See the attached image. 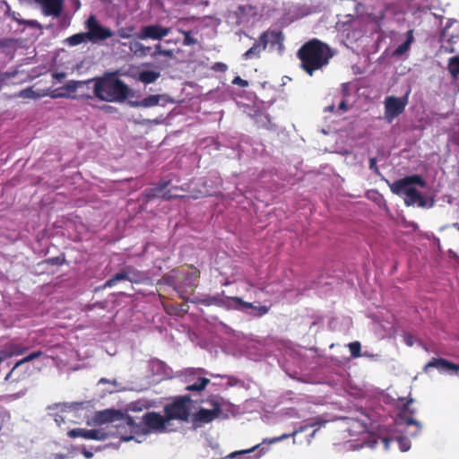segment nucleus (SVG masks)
<instances>
[{
    "label": "nucleus",
    "instance_id": "obj_1",
    "mask_svg": "<svg viewBox=\"0 0 459 459\" xmlns=\"http://www.w3.org/2000/svg\"><path fill=\"white\" fill-rule=\"evenodd\" d=\"M129 431H122L123 441L134 440L142 443L151 433H168L175 431L178 426L170 422L166 414L157 412L145 413L142 418V424L135 423L133 419H126Z\"/></svg>",
    "mask_w": 459,
    "mask_h": 459
},
{
    "label": "nucleus",
    "instance_id": "obj_2",
    "mask_svg": "<svg viewBox=\"0 0 459 459\" xmlns=\"http://www.w3.org/2000/svg\"><path fill=\"white\" fill-rule=\"evenodd\" d=\"M303 69L312 75L314 71L326 65L333 56L331 48L318 39H312L299 50Z\"/></svg>",
    "mask_w": 459,
    "mask_h": 459
},
{
    "label": "nucleus",
    "instance_id": "obj_3",
    "mask_svg": "<svg viewBox=\"0 0 459 459\" xmlns=\"http://www.w3.org/2000/svg\"><path fill=\"white\" fill-rule=\"evenodd\" d=\"M391 191L403 196L406 205H418L419 207H431L432 201L425 199L419 189L425 187V182L419 176H411L404 178L389 183Z\"/></svg>",
    "mask_w": 459,
    "mask_h": 459
},
{
    "label": "nucleus",
    "instance_id": "obj_4",
    "mask_svg": "<svg viewBox=\"0 0 459 459\" xmlns=\"http://www.w3.org/2000/svg\"><path fill=\"white\" fill-rule=\"evenodd\" d=\"M93 83V92L96 98L107 102H121L128 96V87L115 74L89 80Z\"/></svg>",
    "mask_w": 459,
    "mask_h": 459
},
{
    "label": "nucleus",
    "instance_id": "obj_5",
    "mask_svg": "<svg viewBox=\"0 0 459 459\" xmlns=\"http://www.w3.org/2000/svg\"><path fill=\"white\" fill-rule=\"evenodd\" d=\"M345 425L350 436L354 437L348 441L349 448L359 449L365 446L370 448L375 447L377 440L374 439L368 432H367V426L361 420L347 419L345 420Z\"/></svg>",
    "mask_w": 459,
    "mask_h": 459
},
{
    "label": "nucleus",
    "instance_id": "obj_6",
    "mask_svg": "<svg viewBox=\"0 0 459 459\" xmlns=\"http://www.w3.org/2000/svg\"><path fill=\"white\" fill-rule=\"evenodd\" d=\"M126 419H131V417L122 413L120 411L108 409L98 411L94 416V422L99 425L111 423L116 430H109V433L116 435L123 440L122 431H129Z\"/></svg>",
    "mask_w": 459,
    "mask_h": 459
},
{
    "label": "nucleus",
    "instance_id": "obj_7",
    "mask_svg": "<svg viewBox=\"0 0 459 459\" xmlns=\"http://www.w3.org/2000/svg\"><path fill=\"white\" fill-rule=\"evenodd\" d=\"M191 411V400L188 397H180L174 403L165 406L164 412L170 422L186 420Z\"/></svg>",
    "mask_w": 459,
    "mask_h": 459
},
{
    "label": "nucleus",
    "instance_id": "obj_8",
    "mask_svg": "<svg viewBox=\"0 0 459 459\" xmlns=\"http://www.w3.org/2000/svg\"><path fill=\"white\" fill-rule=\"evenodd\" d=\"M410 91L404 96L398 98L394 96H387L385 99V118L392 123L394 118L400 116L405 109L409 101Z\"/></svg>",
    "mask_w": 459,
    "mask_h": 459
},
{
    "label": "nucleus",
    "instance_id": "obj_9",
    "mask_svg": "<svg viewBox=\"0 0 459 459\" xmlns=\"http://www.w3.org/2000/svg\"><path fill=\"white\" fill-rule=\"evenodd\" d=\"M85 26L90 42L92 43H97L100 40L107 39L113 35L111 30L103 27L93 15L89 17V19L86 21Z\"/></svg>",
    "mask_w": 459,
    "mask_h": 459
},
{
    "label": "nucleus",
    "instance_id": "obj_10",
    "mask_svg": "<svg viewBox=\"0 0 459 459\" xmlns=\"http://www.w3.org/2000/svg\"><path fill=\"white\" fill-rule=\"evenodd\" d=\"M171 31V28L164 27L160 24L154 23L145 25L140 28L139 31L134 35L140 40L152 39L160 40L168 36Z\"/></svg>",
    "mask_w": 459,
    "mask_h": 459
},
{
    "label": "nucleus",
    "instance_id": "obj_11",
    "mask_svg": "<svg viewBox=\"0 0 459 459\" xmlns=\"http://www.w3.org/2000/svg\"><path fill=\"white\" fill-rule=\"evenodd\" d=\"M204 370L201 368H191L186 371V381L187 382L186 390L201 391L205 388L210 380L204 377Z\"/></svg>",
    "mask_w": 459,
    "mask_h": 459
},
{
    "label": "nucleus",
    "instance_id": "obj_12",
    "mask_svg": "<svg viewBox=\"0 0 459 459\" xmlns=\"http://www.w3.org/2000/svg\"><path fill=\"white\" fill-rule=\"evenodd\" d=\"M283 36L279 31H266L260 36V41L263 43V48L269 47L271 49L276 50L281 54L283 49Z\"/></svg>",
    "mask_w": 459,
    "mask_h": 459
},
{
    "label": "nucleus",
    "instance_id": "obj_13",
    "mask_svg": "<svg viewBox=\"0 0 459 459\" xmlns=\"http://www.w3.org/2000/svg\"><path fill=\"white\" fill-rule=\"evenodd\" d=\"M212 408H202L195 414V420L202 423L211 422L221 414L220 403L217 401H211Z\"/></svg>",
    "mask_w": 459,
    "mask_h": 459
},
{
    "label": "nucleus",
    "instance_id": "obj_14",
    "mask_svg": "<svg viewBox=\"0 0 459 459\" xmlns=\"http://www.w3.org/2000/svg\"><path fill=\"white\" fill-rule=\"evenodd\" d=\"M47 16L58 17L63 11L64 0H35Z\"/></svg>",
    "mask_w": 459,
    "mask_h": 459
},
{
    "label": "nucleus",
    "instance_id": "obj_15",
    "mask_svg": "<svg viewBox=\"0 0 459 459\" xmlns=\"http://www.w3.org/2000/svg\"><path fill=\"white\" fill-rule=\"evenodd\" d=\"M71 437H82L84 439L102 440L107 437V433L102 429H74L68 432Z\"/></svg>",
    "mask_w": 459,
    "mask_h": 459
},
{
    "label": "nucleus",
    "instance_id": "obj_16",
    "mask_svg": "<svg viewBox=\"0 0 459 459\" xmlns=\"http://www.w3.org/2000/svg\"><path fill=\"white\" fill-rule=\"evenodd\" d=\"M229 306L233 308L242 310V311H247L248 309H254L255 311V315H258V316L264 315L268 312V307L265 306L255 307L252 303L245 302L237 297L230 299Z\"/></svg>",
    "mask_w": 459,
    "mask_h": 459
},
{
    "label": "nucleus",
    "instance_id": "obj_17",
    "mask_svg": "<svg viewBox=\"0 0 459 459\" xmlns=\"http://www.w3.org/2000/svg\"><path fill=\"white\" fill-rule=\"evenodd\" d=\"M435 368L440 372L454 373L459 370V365L454 364L444 359H432L425 366V370Z\"/></svg>",
    "mask_w": 459,
    "mask_h": 459
},
{
    "label": "nucleus",
    "instance_id": "obj_18",
    "mask_svg": "<svg viewBox=\"0 0 459 459\" xmlns=\"http://www.w3.org/2000/svg\"><path fill=\"white\" fill-rule=\"evenodd\" d=\"M121 281H129L131 282H137L140 281V277L136 275L134 272L128 270L126 272H122L117 273L114 277L109 279L105 284L104 288H111L116 285L117 282Z\"/></svg>",
    "mask_w": 459,
    "mask_h": 459
},
{
    "label": "nucleus",
    "instance_id": "obj_19",
    "mask_svg": "<svg viewBox=\"0 0 459 459\" xmlns=\"http://www.w3.org/2000/svg\"><path fill=\"white\" fill-rule=\"evenodd\" d=\"M124 46H127L130 52L137 57L146 56L150 51L151 47H146L139 41L138 39L130 40L128 43H123Z\"/></svg>",
    "mask_w": 459,
    "mask_h": 459
},
{
    "label": "nucleus",
    "instance_id": "obj_20",
    "mask_svg": "<svg viewBox=\"0 0 459 459\" xmlns=\"http://www.w3.org/2000/svg\"><path fill=\"white\" fill-rule=\"evenodd\" d=\"M443 38L450 42L455 43L459 39V22L452 21L447 23L443 31Z\"/></svg>",
    "mask_w": 459,
    "mask_h": 459
},
{
    "label": "nucleus",
    "instance_id": "obj_21",
    "mask_svg": "<svg viewBox=\"0 0 459 459\" xmlns=\"http://www.w3.org/2000/svg\"><path fill=\"white\" fill-rule=\"evenodd\" d=\"M403 423L405 425L404 433L410 437L417 436L421 429V425L412 419H406ZM402 424L403 422L401 421L399 426H402Z\"/></svg>",
    "mask_w": 459,
    "mask_h": 459
},
{
    "label": "nucleus",
    "instance_id": "obj_22",
    "mask_svg": "<svg viewBox=\"0 0 459 459\" xmlns=\"http://www.w3.org/2000/svg\"><path fill=\"white\" fill-rule=\"evenodd\" d=\"M74 411L71 408L61 409L60 413H56L54 416V420L57 426H61L62 423L66 421H73Z\"/></svg>",
    "mask_w": 459,
    "mask_h": 459
},
{
    "label": "nucleus",
    "instance_id": "obj_23",
    "mask_svg": "<svg viewBox=\"0 0 459 459\" xmlns=\"http://www.w3.org/2000/svg\"><path fill=\"white\" fill-rule=\"evenodd\" d=\"M160 76V72L153 70H142L138 74V79L146 84L155 82Z\"/></svg>",
    "mask_w": 459,
    "mask_h": 459
},
{
    "label": "nucleus",
    "instance_id": "obj_24",
    "mask_svg": "<svg viewBox=\"0 0 459 459\" xmlns=\"http://www.w3.org/2000/svg\"><path fill=\"white\" fill-rule=\"evenodd\" d=\"M65 42L67 45L74 47L82 43L90 42V39L87 32H81L67 38Z\"/></svg>",
    "mask_w": 459,
    "mask_h": 459
},
{
    "label": "nucleus",
    "instance_id": "obj_25",
    "mask_svg": "<svg viewBox=\"0 0 459 459\" xmlns=\"http://www.w3.org/2000/svg\"><path fill=\"white\" fill-rule=\"evenodd\" d=\"M348 89H349L348 84H344L342 86L343 100L340 102V104L338 106V109H337L338 114H342V113L348 111L350 109V108L351 107V103L349 100V97H348Z\"/></svg>",
    "mask_w": 459,
    "mask_h": 459
},
{
    "label": "nucleus",
    "instance_id": "obj_26",
    "mask_svg": "<svg viewBox=\"0 0 459 459\" xmlns=\"http://www.w3.org/2000/svg\"><path fill=\"white\" fill-rule=\"evenodd\" d=\"M39 356H41V352L40 351H35V352H32L30 354H29L28 356H26L25 358L20 359L19 361L16 362V364L14 365V367L13 368V369L11 370V372L5 377V379L8 380L10 379V377H12V375L14 373V371L20 367L22 366V364L24 363H27L29 361H31L37 358H39Z\"/></svg>",
    "mask_w": 459,
    "mask_h": 459
},
{
    "label": "nucleus",
    "instance_id": "obj_27",
    "mask_svg": "<svg viewBox=\"0 0 459 459\" xmlns=\"http://www.w3.org/2000/svg\"><path fill=\"white\" fill-rule=\"evenodd\" d=\"M265 48H263V43L260 41V39L257 42H255L252 48H250L247 52L244 53L243 57L245 59H251L254 57L259 56L261 51L264 49Z\"/></svg>",
    "mask_w": 459,
    "mask_h": 459
},
{
    "label": "nucleus",
    "instance_id": "obj_28",
    "mask_svg": "<svg viewBox=\"0 0 459 459\" xmlns=\"http://www.w3.org/2000/svg\"><path fill=\"white\" fill-rule=\"evenodd\" d=\"M165 95H150L141 100L143 108L154 107L159 104L160 100H165Z\"/></svg>",
    "mask_w": 459,
    "mask_h": 459
},
{
    "label": "nucleus",
    "instance_id": "obj_29",
    "mask_svg": "<svg viewBox=\"0 0 459 459\" xmlns=\"http://www.w3.org/2000/svg\"><path fill=\"white\" fill-rule=\"evenodd\" d=\"M26 350L27 348L24 346L19 344H10L4 350V351H5L6 357L10 358L12 356L21 355L24 353Z\"/></svg>",
    "mask_w": 459,
    "mask_h": 459
},
{
    "label": "nucleus",
    "instance_id": "obj_30",
    "mask_svg": "<svg viewBox=\"0 0 459 459\" xmlns=\"http://www.w3.org/2000/svg\"><path fill=\"white\" fill-rule=\"evenodd\" d=\"M19 97L23 99H39L40 97L45 96L44 93L37 92L33 91L31 88H27L21 91L18 94Z\"/></svg>",
    "mask_w": 459,
    "mask_h": 459
},
{
    "label": "nucleus",
    "instance_id": "obj_31",
    "mask_svg": "<svg viewBox=\"0 0 459 459\" xmlns=\"http://www.w3.org/2000/svg\"><path fill=\"white\" fill-rule=\"evenodd\" d=\"M448 70L454 77L459 75V56H453L449 59Z\"/></svg>",
    "mask_w": 459,
    "mask_h": 459
},
{
    "label": "nucleus",
    "instance_id": "obj_32",
    "mask_svg": "<svg viewBox=\"0 0 459 459\" xmlns=\"http://www.w3.org/2000/svg\"><path fill=\"white\" fill-rule=\"evenodd\" d=\"M86 83H90L89 80L88 81H69L65 84V89H66L67 91H69L71 92H74L77 89H79L80 87H82V85H84Z\"/></svg>",
    "mask_w": 459,
    "mask_h": 459
},
{
    "label": "nucleus",
    "instance_id": "obj_33",
    "mask_svg": "<svg viewBox=\"0 0 459 459\" xmlns=\"http://www.w3.org/2000/svg\"><path fill=\"white\" fill-rule=\"evenodd\" d=\"M152 56H164L168 57L173 56V51L172 50H166L162 49L161 44H157L155 46V50L151 54Z\"/></svg>",
    "mask_w": 459,
    "mask_h": 459
},
{
    "label": "nucleus",
    "instance_id": "obj_34",
    "mask_svg": "<svg viewBox=\"0 0 459 459\" xmlns=\"http://www.w3.org/2000/svg\"><path fill=\"white\" fill-rule=\"evenodd\" d=\"M402 452H407L411 448V442L406 437H399L396 439Z\"/></svg>",
    "mask_w": 459,
    "mask_h": 459
},
{
    "label": "nucleus",
    "instance_id": "obj_35",
    "mask_svg": "<svg viewBox=\"0 0 459 459\" xmlns=\"http://www.w3.org/2000/svg\"><path fill=\"white\" fill-rule=\"evenodd\" d=\"M134 30V26L123 27L117 30V35L122 39H130Z\"/></svg>",
    "mask_w": 459,
    "mask_h": 459
},
{
    "label": "nucleus",
    "instance_id": "obj_36",
    "mask_svg": "<svg viewBox=\"0 0 459 459\" xmlns=\"http://www.w3.org/2000/svg\"><path fill=\"white\" fill-rule=\"evenodd\" d=\"M360 343L359 342H353L349 344V349L351 354V357L358 358L360 357Z\"/></svg>",
    "mask_w": 459,
    "mask_h": 459
},
{
    "label": "nucleus",
    "instance_id": "obj_37",
    "mask_svg": "<svg viewBox=\"0 0 459 459\" xmlns=\"http://www.w3.org/2000/svg\"><path fill=\"white\" fill-rule=\"evenodd\" d=\"M153 196L165 198V199H170V198L174 197L175 195H171L169 190L165 191L164 189L160 188V189H155Z\"/></svg>",
    "mask_w": 459,
    "mask_h": 459
},
{
    "label": "nucleus",
    "instance_id": "obj_38",
    "mask_svg": "<svg viewBox=\"0 0 459 459\" xmlns=\"http://www.w3.org/2000/svg\"><path fill=\"white\" fill-rule=\"evenodd\" d=\"M260 446H261V445H256V446H253L250 449L236 451V452H233V453L230 454L228 455V457L233 458V457H235L237 455H246L247 453H251V452L255 451V449L259 448Z\"/></svg>",
    "mask_w": 459,
    "mask_h": 459
},
{
    "label": "nucleus",
    "instance_id": "obj_39",
    "mask_svg": "<svg viewBox=\"0 0 459 459\" xmlns=\"http://www.w3.org/2000/svg\"><path fill=\"white\" fill-rule=\"evenodd\" d=\"M411 40V38H410L406 42H404V43H403L402 45H400V46L396 48V50L394 51V53H395L396 55H399V56H400V55H403V53H405V52L409 49V48H410Z\"/></svg>",
    "mask_w": 459,
    "mask_h": 459
},
{
    "label": "nucleus",
    "instance_id": "obj_40",
    "mask_svg": "<svg viewBox=\"0 0 459 459\" xmlns=\"http://www.w3.org/2000/svg\"><path fill=\"white\" fill-rule=\"evenodd\" d=\"M305 429L304 428H300L299 430H296L294 431L291 435H287V434H283L281 435V437H275V438H273V439H270L268 441L269 444H273V443H275V442H278V441H281L287 437H289L290 436H294L296 435L298 432H302Z\"/></svg>",
    "mask_w": 459,
    "mask_h": 459
},
{
    "label": "nucleus",
    "instance_id": "obj_41",
    "mask_svg": "<svg viewBox=\"0 0 459 459\" xmlns=\"http://www.w3.org/2000/svg\"><path fill=\"white\" fill-rule=\"evenodd\" d=\"M232 83L236 84V85H239L241 87H247L248 85L247 81L243 80L239 76L235 77L234 80L232 81Z\"/></svg>",
    "mask_w": 459,
    "mask_h": 459
},
{
    "label": "nucleus",
    "instance_id": "obj_42",
    "mask_svg": "<svg viewBox=\"0 0 459 459\" xmlns=\"http://www.w3.org/2000/svg\"><path fill=\"white\" fill-rule=\"evenodd\" d=\"M182 32L185 35L184 44L186 46L192 45L194 43V39L191 38L190 33L188 31H182Z\"/></svg>",
    "mask_w": 459,
    "mask_h": 459
},
{
    "label": "nucleus",
    "instance_id": "obj_43",
    "mask_svg": "<svg viewBox=\"0 0 459 459\" xmlns=\"http://www.w3.org/2000/svg\"><path fill=\"white\" fill-rule=\"evenodd\" d=\"M403 340H404V342H405L409 347L412 346V345H413V343H414V342H413V337H412V335H411V334H405V335L403 336Z\"/></svg>",
    "mask_w": 459,
    "mask_h": 459
},
{
    "label": "nucleus",
    "instance_id": "obj_44",
    "mask_svg": "<svg viewBox=\"0 0 459 459\" xmlns=\"http://www.w3.org/2000/svg\"><path fill=\"white\" fill-rule=\"evenodd\" d=\"M66 76L65 73H54L53 78H55L56 81L60 82Z\"/></svg>",
    "mask_w": 459,
    "mask_h": 459
},
{
    "label": "nucleus",
    "instance_id": "obj_45",
    "mask_svg": "<svg viewBox=\"0 0 459 459\" xmlns=\"http://www.w3.org/2000/svg\"><path fill=\"white\" fill-rule=\"evenodd\" d=\"M382 441L384 443L385 448L386 450H388L389 449V445H390L391 442L394 441V438L393 437L383 438Z\"/></svg>",
    "mask_w": 459,
    "mask_h": 459
},
{
    "label": "nucleus",
    "instance_id": "obj_46",
    "mask_svg": "<svg viewBox=\"0 0 459 459\" xmlns=\"http://www.w3.org/2000/svg\"><path fill=\"white\" fill-rule=\"evenodd\" d=\"M369 169L377 171V162L375 159L370 160Z\"/></svg>",
    "mask_w": 459,
    "mask_h": 459
},
{
    "label": "nucleus",
    "instance_id": "obj_47",
    "mask_svg": "<svg viewBox=\"0 0 459 459\" xmlns=\"http://www.w3.org/2000/svg\"><path fill=\"white\" fill-rule=\"evenodd\" d=\"M130 105L132 107H143V105L141 104V100L131 101Z\"/></svg>",
    "mask_w": 459,
    "mask_h": 459
},
{
    "label": "nucleus",
    "instance_id": "obj_48",
    "mask_svg": "<svg viewBox=\"0 0 459 459\" xmlns=\"http://www.w3.org/2000/svg\"><path fill=\"white\" fill-rule=\"evenodd\" d=\"M6 359H7V357H6L5 351H4V350L1 351H0V362H2L3 360H4Z\"/></svg>",
    "mask_w": 459,
    "mask_h": 459
},
{
    "label": "nucleus",
    "instance_id": "obj_49",
    "mask_svg": "<svg viewBox=\"0 0 459 459\" xmlns=\"http://www.w3.org/2000/svg\"><path fill=\"white\" fill-rule=\"evenodd\" d=\"M264 453H265V451H264L263 449H261V451H260V454H259V455H255V456H253V457L245 458V459H258V458L261 456V455H262V454H264Z\"/></svg>",
    "mask_w": 459,
    "mask_h": 459
},
{
    "label": "nucleus",
    "instance_id": "obj_50",
    "mask_svg": "<svg viewBox=\"0 0 459 459\" xmlns=\"http://www.w3.org/2000/svg\"><path fill=\"white\" fill-rule=\"evenodd\" d=\"M217 65L220 67L221 71H225L227 69V65L222 63H218Z\"/></svg>",
    "mask_w": 459,
    "mask_h": 459
},
{
    "label": "nucleus",
    "instance_id": "obj_51",
    "mask_svg": "<svg viewBox=\"0 0 459 459\" xmlns=\"http://www.w3.org/2000/svg\"><path fill=\"white\" fill-rule=\"evenodd\" d=\"M83 455L86 458H91L92 456V453L86 450L83 451Z\"/></svg>",
    "mask_w": 459,
    "mask_h": 459
},
{
    "label": "nucleus",
    "instance_id": "obj_52",
    "mask_svg": "<svg viewBox=\"0 0 459 459\" xmlns=\"http://www.w3.org/2000/svg\"><path fill=\"white\" fill-rule=\"evenodd\" d=\"M334 108H335L334 105H330V106H328L327 108H325V110H326V111H331V112H332V111H333V110H334Z\"/></svg>",
    "mask_w": 459,
    "mask_h": 459
},
{
    "label": "nucleus",
    "instance_id": "obj_53",
    "mask_svg": "<svg viewBox=\"0 0 459 459\" xmlns=\"http://www.w3.org/2000/svg\"><path fill=\"white\" fill-rule=\"evenodd\" d=\"M130 409H131L132 411H141V408H138V407H136L135 405H133V404H132V405H130Z\"/></svg>",
    "mask_w": 459,
    "mask_h": 459
},
{
    "label": "nucleus",
    "instance_id": "obj_54",
    "mask_svg": "<svg viewBox=\"0 0 459 459\" xmlns=\"http://www.w3.org/2000/svg\"><path fill=\"white\" fill-rule=\"evenodd\" d=\"M52 97H53V98H57V97H65V94H62V93H60V94H53V95H52Z\"/></svg>",
    "mask_w": 459,
    "mask_h": 459
},
{
    "label": "nucleus",
    "instance_id": "obj_55",
    "mask_svg": "<svg viewBox=\"0 0 459 459\" xmlns=\"http://www.w3.org/2000/svg\"><path fill=\"white\" fill-rule=\"evenodd\" d=\"M56 458H57V459H64V455H56Z\"/></svg>",
    "mask_w": 459,
    "mask_h": 459
},
{
    "label": "nucleus",
    "instance_id": "obj_56",
    "mask_svg": "<svg viewBox=\"0 0 459 459\" xmlns=\"http://www.w3.org/2000/svg\"><path fill=\"white\" fill-rule=\"evenodd\" d=\"M153 365L154 366H158V367H161L162 363L161 362H155Z\"/></svg>",
    "mask_w": 459,
    "mask_h": 459
},
{
    "label": "nucleus",
    "instance_id": "obj_57",
    "mask_svg": "<svg viewBox=\"0 0 459 459\" xmlns=\"http://www.w3.org/2000/svg\"><path fill=\"white\" fill-rule=\"evenodd\" d=\"M106 382H108V380H107L106 378H101V379L100 380V383H106Z\"/></svg>",
    "mask_w": 459,
    "mask_h": 459
},
{
    "label": "nucleus",
    "instance_id": "obj_58",
    "mask_svg": "<svg viewBox=\"0 0 459 459\" xmlns=\"http://www.w3.org/2000/svg\"><path fill=\"white\" fill-rule=\"evenodd\" d=\"M449 52H454L453 48L448 49Z\"/></svg>",
    "mask_w": 459,
    "mask_h": 459
},
{
    "label": "nucleus",
    "instance_id": "obj_59",
    "mask_svg": "<svg viewBox=\"0 0 459 459\" xmlns=\"http://www.w3.org/2000/svg\"><path fill=\"white\" fill-rule=\"evenodd\" d=\"M455 227L458 229V230H459V224H455Z\"/></svg>",
    "mask_w": 459,
    "mask_h": 459
}]
</instances>
